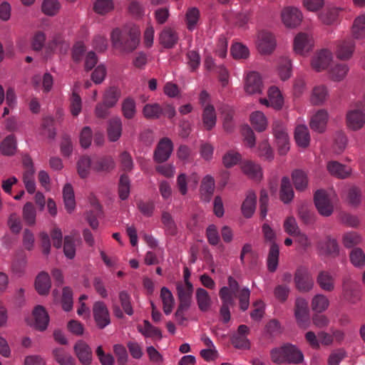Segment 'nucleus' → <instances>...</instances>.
<instances>
[{
    "label": "nucleus",
    "mask_w": 365,
    "mask_h": 365,
    "mask_svg": "<svg viewBox=\"0 0 365 365\" xmlns=\"http://www.w3.org/2000/svg\"><path fill=\"white\" fill-rule=\"evenodd\" d=\"M140 29L136 25H128L123 30L114 29L110 34L113 46L120 47L124 51L131 52L135 50L140 42Z\"/></svg>",
    "instance_id": "1"
},
{
    "label": "nucleus",
    "mask_w": 365,
    "mask_h": 365,
    "mask_svg": "<svg viewBox=\"0 0 365 365\" xmlns=\"http://www.w3.org/2000/svg\"><path fill=\"white\" fill-rule=\"evenodd\" d=\"M272 360L274 363L284 362L299 364L303 361L302 353L294 346L287 344L271 351Z\"/></svg>",
    "instance_id": "2"
},
{
    "label": "nucleus",
    "mask_w": 365,
    "mask_h": 365,
    "mask_svg": "<svg viewBox=\"0 0 365 365\" xmlns=\"http://www.w3.org/2000/svg\"><path fill=\"white\" fill-rule=\"evenodd\" d=\"M255 45L260 53L269 54L274 50L276 41L272 33L262 30L257 34Z\"/></svg>",
    "instance_id": "3"
},
{
    "label": "nucleus",
    "mask_w": 365,
    "mask_h": 365,
    "mask_svg": "<svg viewBox=\"0 0 365 365\" xmlns=\"http://www.w3.org/2000/svg\"><path fill=\"white\" fill-rule=\"evenodd\" d=\"M335 195L328 194L324 190H317L314 195V202L322 215L329 216L332 213V202Z\"/></svg>",
    "instance_id": "4"
},
{
    "label": "nucleus",
    "mask_w": 365,
    "mask_h": 365,
    "mask_svg": "<svg viewBox=\"0 0 365 365\" xmlns=\"http://www.w3.org/2000/svg\"><path fill=\"white\" fill-rule=\"evenodd\" d=\"M314 46V38L308 34L300 32L294 37L293 49L297 54L304 56L312 50Z\"/></svg>",
    "instance_id": "5"
},
{
    "label": "nucleus",
    "mask_w": 365,
    "mask_h": 365,
    "mask_svg": "<svg viewBox=\"0 0 365 365\" xmlns=\"http://www.w3.org/2000/svg\"><path fill=\"white\" fill-rule=\"evenodd\" d=\"M281 19L287 28H296L303 19L302 11L297 7L286 6L281 11Z\"/></svg>",
    "instance_id": "6"
},
{
    "label": "nucleus",
    "mask_w": 365,
    "mask_h": 365,
    "mask_svg": "<svg viewBox=\"0 0 365 365\" xmlns=\"http://www.w3.org/2000/svg\"><path fill=\"white\" fill-rule=\"evenodd\" d=\"M332 53L328 49L316 51L311 58V67L313 70L320 72L328 68L332 61Z\"/></svg>",
    "instance_id": "7"
},
{
    "label": "nucleus",
    "mask_w": 365,
    "mask_h": 365,
    "mask_svg": "<svg viewBox=\"0 0 365 365\" xmlns=\"http://www.w3.org/2000/svg\"><path fill=\"white\" fill-rule=\"evenodd\" d=\"M272 129L279 153L285 155L289 150V138L287 132L284 126L279 123H274Z\"/></svg>",
    "instance_id": "8"
},
{
    "label": "nucleus",
    "mask_w": 365,
    "mask_h": 365,
    "mask_svg": "<svg viewBox=\"0 0 365 365\" xmlns=\"http://www.w3.org/2000/svg\"><path fill=\"white\" fill-rule=\"evenodd\" d=\"M93 316L99 329H103L110 323V313L106 305L102 302L94 303Z\"/></svg>",
    "instance_id": "9"
},
{
    "label": "nucleus",
    "mask_w": 365,
    "mask_h": 365,
    "mask_svg": "<svg viewBox=\"0 0 365 365\" xmlns=\"http://www.w3.org/2000/svg\"><path fill=\"white\" fill-rule=\"evenodd\" d=\"M268 98H260L259 103L267 107L279 110L284 104L283 96L277 87L272 86L267 91Z\"/></svg>",
    "instance_id": "10"
},
{
    "label": "nucleus",
    "mask_w": 365,
    "mask_h": 365,
    "mask_svg": "<svg viewBox=\"0 0 365 365\" xmlns=\"http://www.w3.org/2000/svg\"><path fill=\"white\" fill-rule=\"evenodd\" d=\"M263 90L262 78L257 72L247 73L245 80V91L250 95L261 93Z\"/></svg>",
    "instance_id": "11"
},
{
    "label": "nucleus",
    "mask_w": 365,
    "mask_h": 365,
    "mask_svg": "<svg viewBox=\"0 0 365 365\" xmlns=\"http://www.w3.org/2000/svg\"><path fill=\"white\" fill-rule=\"evenodd\" d=\"M328 119L327 111L323 109L319 110L312 115L309 126L315 132L323 133L326 130Z\"/></svg>",
    "instance_id": "12"
},
{
    "label": "nucleus",
    "mask_w": 365,
    "mask_h": 365,
    "mask_svg": "<svg viewBox=\"0 0 365 365\" xmlns=\"http://www.w3.org/2000/svg\"><path fill=\"white\" fill-rule=\"evenodd\" d=\"M295 317L299 327H307L309 324V310L305 299L298 298L295 303Z\"/></svg>",
    "instance_id": "13"
},
{
    "label": "nucleus",
    "mask_w": 365,
    "mask_h": 365,
    "mask_svg": "<svg viewBox=\"0 0 365 365\" xmlns=\"http://www.w3.org/2000/svg\"><path fill=\"white\" fill-rule=\"evenodd\" d=\"M32 315L34 321L30 323L31 326L41 331L46 329L49 322L46 309L42 306L38 305L34 308Z\"/></svg>",
    "instance_id": "14"
},
{
    "label": "nucleus",
    "mask_w": 365,
    "mask_h": 365,
    "mask_svg": "<svg viewBox=\"0 0 365 365\" xmlns=\"http://www.w3.org/2000/svg\"><path fill=\"white\" fill-rule=\"evenodd\" d=\"M173 143L167 138H163L158 143L154 154L155 160L158 162L166 161L173 151Z\"/></svg>",
    "instance_id": "15"
},
{
    "label": "nucleus",
    "mask_w": 365,
    "mask_h": 365,
    "mask_svg": "<svg viewBox=\"0 0 365 365\" xmlns=\"http://www.w3.org/2000/svg\"><path fill=\"white\" fill-rule=\"evenodd\" d=\"M354 51V43L353 41L348 38L336 43L335 53L338 58L346 60L351 58Z\"/></svg>",
    "instance_id": "16"
},
{
    "label": "nucleus",
    "mask_w": 365,
    "mask_h": 365,
    "mask_svg": "<svg viewBox=\"0 0 365 365\" xmlns=\"http://www.w3.org/2000/svg\"><path fill=\"white\" fill-rule=\"evenodd\" d=\"M295 284L300 291H309L313 286V279L307 269H298L295 274Z\"/></svg>",
    "instance_id": "17"
},
{
    "label": "nucleus",
    "mask_w": 365,
    "mask_h": 365,
    "mask_svg": "<svg viewBox=\"0 0 365 365\" xmlns=\"http://www.w3.org/2000/svg\"><path fill=\"white\" fill-rule=\"evenodd\" d=\"M341 11L338 7H327L319 12L317 17L323 24L331 25L338 21Z\"/></svg>",
    "instance_id": "18"
},
{
    "label": "nucleus",
    "mask_w": 365,
    "mask_h": 365,
    "mask_svg": "<svg viewBox=\"0 0 365 365\" xmlns=\"http://www.w3.org/2000/svg\"><path fill=\"white\" fill-rule=\"evenodd\" d=\"M75 353L80 362L83 365H89L92 360V352L87 344L83 341H78L74 346Z\"/></svg>",
    "instance_id": "19"
},
{
    "label": "nucleus",
    "mask_w": 365,
    "mask_h": 365,
    "mask_svg": "<svg viewBox=\"0 0 365 365\" xmlns=\"http://www.w3.org/2000/svg\"><path fill=\"white\" fill-rule=\"evenodd\" d=\"M242 171L248 178L259 180L262 178V170L259 165L250 160H245L241 165Z\"/></svg>",
    "instance_id": "20"
},
{
    "label": "nucleus",
    "mask_w": 365,
    "mask_h": 365,
    "mask_svg": "<svg viewBox=\"0 0 365 365\" xmlns=\"http://www.w3.org/2000/svg\"><path fill=\"white\" fill-rule=\"evenodd\" d=\"M327 168L331 175L339 178H346L351 173V168L344 165L337 161L329 162Z\"/></svg>",
    "instance_id": "21"
},
{
    "label": "nucleus",
    "mask_w": 365,
    "mask_h": 365,
    "mask_svg": "<svg viewBox=\"0 0 365 365\" xmlns=\"http://www.w3.org/2000/svg\"><path fill=\"white\" fill-rule=\"evenodd\" d=\"M294 139L298 146L303 148L309 146L310 143V135L307 125L304 124H299L296 126Z\"/></svg>",
    "instance_id": "22"
},
{
    "label": "nucleus",
    "mask_w": 365,
    "mask_h": 365,
    "mask_svg": "<svg viewBox=\"0 0 365 365\" xmlns=\"http://www.w3.org/2000/svg\"><path fill=\"white\" fill-rule=\"evenodd\" d=\"M35 288L39 294L43 295L48 293L51 288V279L48 273L40 272L35 280Z\"/></svg>",
    "instance_id": "23"
},
{
    "label": "nucleus",
    "mask_w": 365,
    "mask_h": 365,
    "mask_svg": "<svg viewBox=\"0 0 365 365\" xmlns=\"http://www.w3.org/2000/svg\"><path fill=\"white\" fill-rule=\"evenodd\" d=\"M138 330L145 337L152 338L153 339H160L162 338V334L160 330L153 326L148 321L145 320L143 324L138 326Z\"/></svg>",
    "instance_id": "24"
},
{
    "label": "nucleus",
    "mask_w": 365,
    "mask_h": 365,
    "mask_svg": "<svg viewBox=\"0 0 365 365\" xmlns=\"http://www.w3.org/2000/svg\"><path fill=\"white\" fill-rule=\"evenodd\" d=\"M199 181V178L196 174H192L187 180L185 174H180L177 179V185L180 192L185 195L187 192V185L190 183V186L196 187Z\"/></svg>",
    "instance_id": "25"
},
{
    "label": "nucleus",
    "mask_w": 365,
    "mask_h": 365,
    "mask_svg": "<svg viewBox=\"0 0 365 365\" xmlns=\"http://www.w3.org/2000/svg\"><path fill=\"white\" fill-rule=\"evenodd\" d=\"M256 202L255 193L252 191L248 192L242 205V212L245 217H252L256 208Z\"/></svg>",
    "instance_id": "26"
},
{
    "label": "nucleus",
    "mask_w": 365,
    "mask_h": 365,
    "mask_svg": "<svg viewBox=\"0 0 365 365\" xmlns=\"http://www.w3.org/2000/svg\"><path fill=\"white\" fill-rule=\"evenodd\" d=\"M177 34L172 28H165L160 34V43L165 48H172L177 43Z\"/></svg>",
    "instance_id": "27"
},
{
    "label": "nucleus",
    "mask_w": 365,
    "mask_h": 365,
    "mask_svg": "<svg viewBox=\"0 0 365 365\" xmlns=\"http://www.w3.org/2000/svg\"><path fill=\"white\" fill-rule=\"evenodd\" d=\"M354 38L359 40L365 37V14L358 16L354 21L351 27Z\"/></svg>",
    "instance_id": "28"
},
{
    "label": "nucleus",
    "mask_w": 365,
    "mask_h": 365,
    "mask_svg": "<svg viewBox=\"0 0 365 365\" xmlns=\"http://www.w3.org/2000/svg\"><path fill=\"white\" fill-rule=\"evenodd\" d=\"M250 120L253 128L257 132H262L267 129L268 122L264 114L261 111L251 113Z\"/></svg>",
    "instance_id": "29"
},
{
    "label": "nucleus",
    "mask_w": 365,
    "mask_h": 365,
    "mask_svg": "<svg viewBox=\"0 0 365 365\" xmlns=\"http://www.w3.org/2000/svg\"><path fill=\"white\" fill-rule=\"evenodd\" d=\"M107 133L110 141L115 142L120 138L122 133V123L120 118H115L110 120Z\"/></svg>",
    "instance_id": "30"
},
{
    "label": "nucleus",
    "mask_w": 365,
    "mask_h": 365,
    "mask_svg": "<svg viewBox=\"0 0 365 365\" xmlns=\"http://www.w3.org/2000/svg\"><path fill=\"white\" fill-rule=\"evenodd\" d=\"M328 97V91L326 86L323 85L314 87L310 96V101L313 105H322Z\"/></svg>",
    "instance_id": "31"
},
{
    "label": "nucleus",
    "mask_w": 365,
    "mask_h": 365,
    "mask_svg": "<svg viewBox=\"0 0 365 365\" xmlns=\"http://www.w3.org/2000/svg\"><path fill=\"white\" fill-rule=\"evenodd\" d=\"M160 299L163 302V309L165 314H170L175 304L172 292L167 288L163 287L160 290Z\"/></svg>",
    "instance_id": "32"
},
{
    "label": "nucleus",
    "mask_w": 365,
    "mask_h": 365,
    "mask_svg": "<svg viewBox=\"0 0 365 365\" xmlns=\"http://www.w3.org/2000/svg\"><path fill=\"white\" fill-rule=\"evenodd\" d=\"M68 48V43L66 42L61 36H55L48 46V49L51 52L59 54L66 53Z\"/></svg>",
    "instance_id": "33"
},
{
    "label": "nucleus",
    "mask_w": 365,
    "mask_h": 365,
    "mask_svg": "<svg viewBox=\"0 0 365 365\" xmlns=\"http://www.w3.org/2000/svg\"><path fill=\"white\" fill-rule=\"evenodd\" d=\"M279 196L281 200L284 203H288L293 199L294 191L287 177H284L282 179Z\"/></svg>",
    "instance_id": "34"
},
{
    "label": "nucleus",
    "mask_w": 365,
    "mask_h": 365,
    "mask_svg": "<svg viewBox=\"0 0 365 365\" xmlns=\"http://www.w3.org/2000/svg\"><path fill=\"white\" fill-rule=\"evenodd\" d=\"M63 197L65 207L68 212H72L76 207L74 192L70 184H66L63 190Z\"/></svg>",
    "instance_id": "35"
},
{
    "label": "nucleus",
    "mask_w": 365,
    "mask_h": 365,
    "mask_svg": "<svg viewBox=\"0 0 365 365\" xmlns=\"http://www.w3.org/2000/svg\"><path fill=\"white\" fill-rule=\"evenodd\" d=\"M177 291L180 302L190 304V297L192 293V284L191 283H178Z\"/></svg>",
    "instance_id": "36"
},
{
    "label": "nucleus",
    "mask_w": 365,
    "mask_h": 365,
    "mask_svg": "<svg viewBox=\"0 0 365 365\" xmlns=\"http://www.w3.org/2000/svg\"><path fill=\"white\" fill-rule=\"evenodd\" d=\"M61 8V3L58 0H43L41 4V11L48 16H56Z\"/></svg>",
    "instance_id": "37"
},
{
    "label": "nucleus",
    "mask_w": 365,
    "mask_h": 365,
    "mask_svg": "<svg viewBox=\"0 0 365 365\" xmlns=\"http://www.w3.org/2000/svg\"><path fill=\"white\" fill-rule=\"evenodd\" d=\"M215 188V180L210 175L205 176L200 186V192L205 200H210Z\"/></svg>",
    "instance_id": "38"
},
{
    "label": "nucleus",
    "mask_w": 365,
    "mask_h": 365,
    "mask_svg": "<svg viewBox=\"0 0 365 365\" xmlns=\"http://www.w3.org/2000/svg\"><path fill=\"white\" fill-rule=\"evenodd\" d=\"M293 183L297 190H304L308 184L307 175L301 170H295L292 174Z\"/></svg>",
    "instance_id": "39"
},
{
    "label": "nucleus",
    "mask_w": 365,
    "mask_h": 365,
    "mask_svg": "<svg viewBox=\"0 0 365 365\" xmlns=\"http://www.w3.org/2000/svg\"><path fill=\"white\" fill-rule=\"evenodd\" d=\"M196 299L199 309L202 312L209 309L211 304V299L208 292L202 288H199L196 291Z\"/></svg>",
    "instance_id": "40"
},
{
    "label": "nucleus",
    "mask_w": 365,
    "mask_h": 365,
    "mask_svg": "<svg viewBox=\"0 0 365 365\" xmlns=\"http://www.w3.org/2000/svg\"><path fill=\"white\" fill-rule=\"evenodd\" d=\"M202 120L204 126L207 129H212L216 123V115L215 109L212 106L205 107L202 114Z\"/></svg>",
    "instance_id": "41"
},
{
    "label": "nucleus",
    "mask_w": 365,
    "mask_h": 365,
    "mask_svg": "<svg viewBox=\"0 0 365 365\" xmlns=\"http://www.w3.org/2000/svg\"><path fill=\"white\" fill-rule=\"evenodd\" d=\"M349 68L344 63L335 65L329 71V77L334 81L343 80L348 73Z\"/></svg>",
    "instance_id": "42"
},
{
    "label": "nucleus",
    "mask_w": 365,
    "mask_h": 365,
    "mask_svg": "<svg viewBox=\"0 0 365 365\" xmlns=\"http://www.w3.org/2000/svg\"><path fill=\"white\" fill-rule=\"evenodd\" d=\"M143 113L146 118H159L162 116L163 108L158 103L146 104L143 108Z\"/></svg>",
    "instance_id": "43"
},
{
    "label": "nucleus",
    "mask_w": 365,
    "mask_h": 365,
    "mask_svg": "<svg viewBox=\"0 0 365 365\" xmlns=\"http://www.w3.org/2000/svg\"><path fill=\"white\" fill-rule=\"evenodd\" d=\"M23 219L28 225H33L36 222V212L31 202H26L23 207Z\"/></svg>",
    "instance_id": "44"
},
{
    "label": "nucleus",
    "mask_w": 365,
    "mask_h": 365,
    "mask_svg": "<svg viewBox=\"0 0 365 365\" xmlns=\"http://www.w3.org/2000/svg\"><path fill=\"white\" fill-rule=\"evenodd\" d=\"M279 250L276 244H272L267 257V267L269 271L276 270L278 265Z\"/></svg>",
    "instance_id": "45"
},
{
    "label": "nucleus",
    "mask_w": 365,
    "mask_h": 365,
    "mask_svg": "<svg viewBox=\"0 0 365 365\" xmlns=\"http://www.w3.org/2000/svg\"><path fill=\"white\" fill-rule=\"evenodd\" d=\"M114 9L113 0H96L93 5L95 12L98 14H106Z\"/></svg>",
    "instance_id": "46"
},
{
    "label": "nucleus",
    "mask_w": 365,
    "mask_h": 365,
    "mask_svg": "<svg viewBox=\"0 0 365 365\" xmlns=\"http://www.w3.org/2000/svg\"><path fill=\"white\" fill-rule=\"evenodd\" d=\"M278 73L282 81L288 79L292 73L291 61L288 58H282L279 60Z\"/></svg>",
    "instance_id": "47"
},
{
    "label": "nucleus",
    "mask_w": 365,
    "mask_h": 365,
    "mask_svg": "<svg viewBox=\"0 0 365 365\" xmlns=\"http://www.w3.org/2000/svg\"><path fill=\"white\" fill-rule=\"evenodd\" d=\"M329 305L328 299L322 294L316 295L312 302V308L316 312H322L325 311Z\"/></svg>",
    "instance_id": "48"
},
{
    "label": "nucleus",
    "mask_w": 365,
    "mask_h": 365,
    "mask_svg": "<svg viewBox=\"0 0 365 365\" xmlns=\"http://www.w3.org/2000/svg\"><path fill=\"white\" fill-rule=\"evenodd\" d=\"M1 151L6 155H13L16 149V143L14 135L6 137L1 144Z\"/></svg>",
    "instance_id": "49"
},
{
    "label": "nucleus",
    "mask_w": 365,
    "mask_h": 365,
    "mask_svg": "<svg viewBox=\"0 0 365 365\" xmlns=\"http://www.w3.org/2000/svg\"><path fill=\"white\" fill-rule=\"evenodd\" d=\"M231 54L236 59L246 58L249 56L250 51L245 45L236 42L231 47Z\"/></svg>",
    "instance_id": "50"
},
{
    "label": "nucleus",
    "mask_w": 365,
    "mask_h": 365,
    "mask_svg": "<svg viewBox=\"0 0 365 365\" xmlns=\"http://www.w3.org/2000/svg\"><path fill=\"white\" fill-rule=\"evenodd\" d=\"M56 360L61 365H75V360L62 349H56L53 351Z\"/></svg>",
    "instance_id": "51"
},
{
    "label": "nucleus",
    "mask_w": 365,
    "mask_h": 365,
    "mask_svg": "<svg viewBox=\"0 0 365 365\" xmlns=\"http://www.w3.org/2000/svg\"><path fill=\"white\" fill-rule=\"evenodd\" d=\"M200 18V12L195 8L188 9L186 14V23L189 30H193Z\"/></svg>",
    "instance_id": "52"
},
{
    "label": "nucleus",
    "mask_w": 365,
    "mask_h": 365,
    "mask_svg": "<svg viewBox=\"0 0 365 365\" xmlns=\"http://www.w3.org/2000/svg\"><path fill=\"white\" fill-rule=\"evenodd\" d=\"M82 109V102L81 97L73 91L72 96L70 99V111L73 116L79 115Z\"/></svg>",
    "instance_id": "53"
},
{
    "label": "nucleus",
    "mask_w": 365,
    "mask_h": 365,
    "mask_svg": "<svg viewBox=\"0 0 365 365\" xmlns=\"http://www.w3.org/2000/svg\"><path fill=\"white\" fill-rule=\"evenodd\" d=\"M118 192L121 200L128 198L130 193V182L128 178L125 175L120 176Z\"/></svg>",
    "instance_id": "54"
},
{
    "label": "nucleus",
    "mask_w": 365,
    "mask_h": 365,
    "mask_svg": "<svg viewBox=\"0 0 365 365\" xmlns=\"http://www.w3.org/2000/svg\"><path fill=\"white\" fill-rule=\"evenodd\" d=\"M241 160V155L239 153L227 152L222 158V162L226 168H231L237 165Z\"/></svg>",
    "instance_id": "55"
},
{
    "label": "nucleus",
    "mask_w": 365,
    "mask_h": 365,
    "mask_svg": "<svg viewBox=\"0 0 365 365\" xmlns=\"http://www.w3.org/2000/svg\"><path fill=\"white\" fill-rule=\"evenodd\" d=\"M113 160L111 158H105L93 164V169L98 172L108 171L113 168Z\"/></svg>",
    "instance_id": "56"
},
{
    "label": "nucleus",
    "mask_w": 365,
    "mask_h": 365,
    "mask_svg": "<svg viewBox=\"0 0 365 365\" xmlns=\"http://www.w3.org/2000/svg\"><path fill=\"white\" fill-rule=\"evenodd\" d=\"M317 281L321 288L324 290L330 291L334 287L333 279L327 272H321L318 277Z\"/></svg>",
    "instance_id": "57"
},
{
    "label": "nucleus",
    "mask_w": 365,
    "mask_h": 365,
    "mask_svg": "<svg viewBox=\"0 0 365 365\" xmlns=\"http://www.w3.org/2000/svg\"><path fill=\"white\" fill-rule=\"evenodd\" d=\"M119 92L116 88H110L104 95V103L108 107L113 106L118 101Z\"/></svg>",
    "instance_id": "58"
},
{
    "label": "nucleus",
    "mask_w": 365,
    "mask_h": 365,
    "mask_svg": "<svg viewBox=\"0 0 365 365\" xmlns=\"http://www.w3.org/2000/svg\"><path fill=\"white\" fill-rule=\"evenodd\" d=\"M62 307L66 312L70 311L73 307V293L69 287H64L63 289Z\"/></svg>",
    "instance_id": "59"
},
{
    "label": "nucleus",
    "mask_w": 365,
    "mask_h": 365,
    "mask_svg": "<svg viewBox=\"0 0 365 365\" xmlns=\"http://www.w3.org/2000/svg\"><path fill=\"white\" fill-rule=\"evenodd\" d=\"M123 115L127 118H132L135 113V103L131 98L125 99L122 106Z\"/></svg>",
    "instance_id": "60"
},
{
    "label": "nucleus",
    "mask_w": 365,
    "mask_h": 365,
    "mask_svg": "<svg viewBox=\"0 0 365 365\" xmlns=\"http://www.w3.org/2000/svg\"><path fill=\"white\" fill-rule=\"evenodd\" d=\"M303 6L309 11L317 12L324 6V0H303Z\"/></svg>",
    "instance_id": "61"
},
{
    "label": "nucleus",
    "mask_w": 365,
    "mask_h": 365,
    "mask_svg": "<svg viewBox=\"0 0 365 365\" xmlns=\"http://www.w3.org/2000/svg\"><path fill=\"white\" fill-rule=\"evenodd\" d=\"M113 351L118 358L119 365H125L128 361V353L124 346L115 344L113 346Z\"/></svg>",
    "instance_id": "62"
},
{
    "label": "nucleus",
    "mask_w": 365,
    "mask_h": 365,
    "mask_svg": "<svg viewBox=\"0 0 365 365\" xmlns=\"http://www.w3.org/2000/svg\"><path fill=\"white\" fill-rule=\"evenodd\" d=\"M258 150L260 157L269 160L273 158V151L267 140L262 142L259 145Z\"/></svg>",
    "instance_id": "63"
},
{
    "label": "nucleus",
    "mask_w": 365,
    "mask_h": 365,
    "mask_svg": "<svg viewBox=\"0 0 365 365\" xmlns=\"http://www.w3.org/2000/svg\"><path fill=\"white\" fill-rule=\"evenodd\" d=\"M91 168V160L88 157L81 158L78 162V173L81 178H86Z\"/></svg>",
    "instance_id": "64"
}]
</instances>
